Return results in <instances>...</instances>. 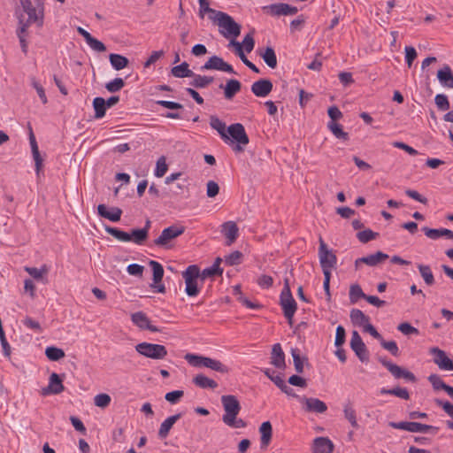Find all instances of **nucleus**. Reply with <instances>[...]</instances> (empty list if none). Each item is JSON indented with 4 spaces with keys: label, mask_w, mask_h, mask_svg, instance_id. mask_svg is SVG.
<instances>
[{
    "label": "nucleus",
    "mask_w": 453,
    "mask_h": 453,
    "mask_svg": "<svg viewBox=\"0 0 453 453\" xmlns=\"http://www.w3.org/2000/svg\"><path fill=\"white\" fill-rule=\"evenodd\" d=\"M36 7L32 4L31 0H19L24 13L18 15L19 26L21 31L27 32L32 23L42 27L44 19V8L42 0H36Z\"/></svg>",
    "instance_id": "nucleus-1"
},
{
    "label": "nucleus",
    "mask_w": 453,
    "mask_h": 453,
    "mask_svg": "<svg viewBox=\"0 0 453 453\" xmlns=\"http://www.w3.org/2000/svg\"><path fill=\"white\" fill-rule=\"evenodd\" d=\"M221 403L225 413L222 416V421L228 426L233 428H244L246 422L238 418L237 416L242 409L237 397L233 395H224L221 396Z\"/></svg>",
    "instance_id": "nucleus-2"
},
{
    "label": "nucleus",
    "mask_w": 453,
    "mask_h": 453,
    "mask_svg": "<svg viewBox=\"0 0 453 453\" xmlns=\"http://www.w3.org/2000/svg\"><path fill=\"white\" fill-rule=\"evenodd\" d=\"M226 133L230 138L227 144L232 145L233 150L235 153L243 152L244 146L250 142L243 125L241 123L232 124L227 127Z\"/></svg>",
    "instance_id": "nucleus-3"
},
{
    "label": "nucleus",
    "mask_w": 453,
    "mask_h": 453,
    "mask_svg": "<svg viewBox=\"0 0 453 453\" xmlns=\"http://www.w3.org/2000/svg\"><path fill=\"white\" fill-rule=\"evenodd\" d=\"M280 304L288 325L292 326L293 318L297 310V303L292 296L288 280H285L284 288L280 296Z\"/></svg>",
    "instance_id": "nucleus-4"
},
{
    "label": "nucleus",
    "mask_w": 453,
    "mask_h": 453,
    "mask_svg": "<svg viewBox=\"0 0 453 453\" xmlns=\"http://www.w3.org/2000/svg\"><path fill=\"white\" fill-rule=\"evenodd\" d=\"M219 33L226 38L233 37V40L240 35L241 25L234 21V19L224 12L218 13Z\"/></svg>",
    "instance_id": "nucleus-5"
},
{
    "label": "nucleus",
    "mask_w": 453,
    "mask_h": 453,
    "mask_svg": "<svg viewBox=\"0 0 453 453\" xmlns=\"http://www.w3.org/2000/svg\"><path fill=\"white\" fill-rule=\"evenodd\" d=\"M200 276V269L196 265H191L182 273V277L185 280L186 294L190 296H196L199 294L197 286V279Z\"/></svg>",
    "instance_id": "nucleus-6"
},
{
    "label": "nucleus",
    "mask_w": 453,
    "mask_h": 453,
    "mask_svg": "<svg viewBox=\"0 0 453 453\" xmlns=\"http://www.w3.org/2000/svg\"><path fill=\"white\" fill-rule=\"evenodd\" d=\"M319 258L323 273H331V270L335 268L337 257L321 237L319 238Z\"/></svg>",
    "instance_id": "nucleus-7"
},
{
    "label": "nucleus",
    "mask_w": 453,
    "mask_h": 453,
    "mask_svg": "<svg viewBox=\"0 0 453 453\" xmlns=\"http://www.w3.org/2000/svg\"><path fill=\"white\" fill-rule=\"evenodd\" d=\"M135 350L146 357L152 359H164L167 356V349L164 345L141 342L135 346Z\"/></svg>",
    "instance_id": "nucleus-8"
},
{
    "label": "nucleus",
    "mask_w": 453,
    "mask_h": 453,
    "mask_svg": "<svg viewBox=\"0 0 453 453\" xmlns=\"http://www.w3.org/2000/svg\"><path fill=\"white\" fill-rule=\"evenodd\" d=\"M184 232L185 227L182 226H170L161 232V234L153 241V243L157 247L168 248L170 242L181 235Z\"/></svg>",
    "instance_id": "nucleus-9"
},
{
    "label": "nucleus",
    "mask_w": 453,
    "mask_h": 453,
    "mask_svg": "<svg viewBox=\"0 0 453 453\" xmlns=\"http://www.w3.org/2000/svg\"><path fill=\"white\" fill-rule=\"evenodd\" d=\"M350 348L361 362H367L369 360L367 348L357 331L352 332Z\"/></svg>",
    "instance_id": "nucleus-10"
},
{
    "label": "nucleus",
    "mask_w": 453,
    "mask_h": 453,
    "mask_svg": "<svg viewBox=\"0 0 453 453\" xmlns=\"http://www.w3.org/2000/svg\"><path fill=\"white\" fill-rule=\"evenodd\" d=\"M201 70H217L226 72L228 73L236 74L233 66L224 61V59L218 56L211 57L207 62L201 67Z\"/></svg>",
    "instance_id": "nucleus-11"
},
{
    "label": "nucleus",
    "mask_w": 453,
    "mask_h": 453,
    "mask_svg": "<svg viewBox=\"0 0 453 453\" xmlns=\"http://www.w3.org/2000/svg\"><path fill=\"white\" fill-rule=\"evenodd\" d=\"M149 265L151 267L153 273V283L150 285V287L154 288L155 291L157 293H165V285L160 283L164 277L163 265L159 262L155 260H150L149 262Z\"/></svg>",
    "instance_id": "nucleus-12"
},
{
    "label": "nucleus",
    "mask_w": 453,
    "mask_h": 453,
    "mask_svg": "<svg viewBox=\"0 0 453 453\" xmlns=\"http://www.w3.org/2000/svg\"><path fill=\"white\" fill-rule=\"evenodd\" d=\"M430 353L434 355V362L440 369L453 371V361L446 355L445 351L437 347H434L430 349Z\"/></svg>",
    "instance_id": "nucleus-13"
},
{
    "label": "nucleus",
    "mask_w": 453,
    "mask_h": 453,
    "mask_svg": "<svg viewBox=\"0 0 453 453\" xmlns=\"http://www.w3.org/2000/svg\"><path fill=\"white\" fill-rule=\"evenodd\" d=\"M64 390L65 387L63 385L62 379L58 373L52 372L49 379V385L42 389V395H58Z\"/></svg>",
    "instance_id": "nucleus-14"
},
{
    "label": "nucleus",
    "mask_w": 453,
    "mask_h": 453,
    "mask_svg": "<svg viewBox=\"0 0 453 453\" xmlns=\"http://www.w3.org/2000/svg\"><path fill=\"white\" fill-rule=\"evenodd\" d=\"M300 401L304 403L303 409L307 412L324 413L327 411L326 403L318 398L303 396Z\"/></svg>",
    "instance_id": "nucleus-15"
},
{
    "label": "nucleus",
    "mask_w": 453,
    "mask_h": 453,
    "mask_svg": "<svg viewBox=\"0 0 453 453\" xmlns=\"http://www.w3.org/2000/svg\"><path fill=\"white\" fill-rule=\"evenodd\" d=\"M104 230L106 233H108L109 234L113 236L118 241H120L123 242H133L134 243H135L137 245H141L140 242L136 241L135 237L133 235L134 228L131 229L130 233H127L119 228L110 226H105Z\"/></svg>",
    "instance_id": "nucleus-16"
},
{
    "label": "nucleus",
    "mask_w": 453,
    "mask_h": 453,
    "mask_svg": "<svg viewBox=\"0 0 453 453\" xmlns=\"http://www.w3.org/2000/svg\"><path fill=\"white\" fill-rule=\"evenodd\" d=\"M273 82L268 79H260L251 85V92L258 97H265L273 90Z\"/></svg>",
    "instance_id": "nucleus-17"
},
{
    "label": "nucleus",
    "mask_w": 453,
    "mask_h": 453,
    "mask_svg": "<svg viewBox=\"0 0 453 453\" xmlns=\"http://www.w3.org/2000/svg\"><path fill=\"white\" fill-rule=\"evenodd\" d=\"M131 320L135 326H137L141 329H146L150 332L161 331L158 327L150 323L149 318L142 311H137L133 313L131 316Z\"/></svg>",
    "instance_id": "nucleus-18"
},
{
    "label": "nucleus",
    "mask_w": 453,
    "mask_h": 453,
    "mask_svg": "<svg viewBox=\"0 0 453 453\" xmlns=\"http://www.w3.org/2000/svg\"><path fill=\"white\" fill-rule=\"evenodd\" d=\"M264 9L269 10L273 16L294 15L298 12L296 6H291L284 3L272 4L268 6H265Z\"/></svg>",
    "instance_id": "nucleus-19"
},
{
    "label": "nucleus",
    "mask_w": 453,
    "mask_h": 453,
    "mask_svg": "<svg viewBox=\"0 0 453 453\" xmlns=\"http://www.w3.org/2000/svg\"><path fill=\"white\" fill-rule=\"evenodd\" d=\"M388 257V256L382 251H377L374 254H371L366 257H362L355 261V268L357 270L360 264H365L369 266H376L380 263L383 262Z\"/></svg>",
    "instance_id": "nucleus-20"
},
{
    "label": "nucleus",
    "mask_w": 453,
    "mask_h": 453,
    "mask_svg": "<svg viewBox=\"0 0 453 453\" xmlns=\"http://www.w3.org/2000/svg\"><path fill=\"white\" fill-rule=\"evenodd\" d=\"M97 213L102 218L107 219L112 222H118L120 220L122 210L119 207H111V211H108L106 205L101 203L97 206Z\"/></svg>",
    "instance_id": "nucleus-21"
},
{
    "label": "nucleus",
    "mask_w": 453,
    "mask_h": 453,
    "mask_svg": "<svg viewBox=\"0 0 453 453\" xmlns=\"http://www.w3.org/2000/svg\"><path fill=\"white\" fill-rule=\"evenodd\" d=\"M270 363L278 369H284L286 367L285 353L280 343H275L273 346Z\"/></svg>",
    "instance_id": "nucleus-22"
},
{
    "label": "nucleus",
    "mask_w": 453,
    "mask_h": 453,
    "mask_svg": "<svg viewBox=\"0 0 453 453\" xmlns=\"http://www.w3.org/2000/svg\"><path fill=\"white\" fill-rule=\"evenodd\" d=\"M334 444L327 437H317L313 441V453H333Z\"/></svg>",
    "instance_id": "nucleus-23"
},
{
    "label": "nucleus",
    "mask_w": 453,
    "mask_h": 453,
    "mask_svg": "<svg viewBox=\"0 0 453 453\" xmlns=\"http://www.w3.org/2000/svg\"><path fill=\"white\" fill-rule=\"evenodd\" d=\"M182 417V413L179 412L173 416L168 417L166 419H165L159 427L158 430V437L160 439H165L173 425Z\"/></svg>",
    "instance_id": "nucleus-24"
},
{
    "label": "nucleus",
    "mask_w": 453,
    "mask_h": 453,
    "mask_svg": "<svg viewBox=\"0 0 453 453\" xmlns=\"http://www.w3.org/2000/svg\"><path fill=\"white\" fill-rule=\"evenodd\" d=\"M437 79L442 87L453 88V73L449 65H445L438 70Z\"/></svg>",
    "instance_id": "nucleus-25"
},
{
    "label": "nucleus",
    "mask_w": 453,
    "mask_h": 453,
    "mask_svg": "<svg viewBox=\"0 0 453 453\" xmlns=\"http://www.w3.org/2000/svg\"><path fill=\"white\" fill-rule=\"evenodd\" d=\"M219 88L224 89V96L227 100H231L242 88V84L238 80L231 79L228 80L224 86L219 85Z\"/></svg>",
    "instance_id": "nucleus-26"
},
{
    "label": "nucleus",
    "mask_w": 453,
    "mask_h": 453,
    "mask_svg": "<svg viewBox=\"0 0 453 453\" xmlns=\"http://www.w3.org/2000/svg\"><path fill=\"white\" fill-rule=\"evenodd\" d=\"M238 226L234 221H226L222 225V233L226 238V245H231L238 236Z\"/></svg>",
    "instance_id": "nucleus-27"
},
{
    "label": "nucleus",
    "mask_w": 453,
    "mask_h": 453,
    "mask_svg": "<svg viewBox=\"0 0 453 453\" xmlns=\"http://www.w3.org/2000/svg\"><path fill=\"white\" fill-rule=\"evenodd\" d=\"M424 234L432 240H437L440 237H446L448 239H453V231L447 228H429L427 226L422 227Z\"/></svg>",
    "instance_id": "nucleus-28"
},
{
    "label": "nucleus",
    "mask_w": 453,
    "mask_h": 453,
    "mask_svg": "<svg viewBox=\"0 0 453 453\" xmlns=\"http://www.w3.org/2000/svg\"><path fill=\"white\" fill-rule=\"evenodd\" d=\"M259 433L261 434L260 443L262 449H266L272 440L273 426L270 421H265L259 427Z\"/></svg>",
    "instance_id": "nucleus-29"
},
{
    "label": "nucleus",
    "mask_w": 453,
    "mask_h": 453,
    "mask_svg": "<svg viewBox=\"0 0 453 453\" xmlns=\"http://www.w3.org/2000/svg\"><path fill=\"white\" fill-rule=\"evenodd\" d=\"M210 126L211 128L218 131V133L220 135V138L226 142L228 143V141H230V138L226 133V123L223 122L221 119H219L217 116H211L210 117Z\"/></svg>",
    "instance_id": "nucleus-30"
},
{
    "label": "nucleus",
    "mask_w": 453,
    "mask_h": 453,
    "mask_svg": "<svg viewBox=\"0 0 453 453\" xmlns=\"http://www.w3.org/2000/svg\"><path fill=\"white\" fill-rule=\"evenodd\" d=\"M229 44L234 46L236 55L241 58V60L246 66H248L250 70H252L256 73H260V70L252 62H250L245 56L243 50H242V43L238 42L235 40H231Z\"/></svg>",
    "instance_id": "nucleus-31"
},
{
    "label": "nucleus",
    "mask_w": 453,
    "mask_h": 453,
    "mask_svg": "<svg viewBox=\"0 0 453 453\" xmlns=\"http://www.w3.org/2000/svg\"><path fill=\"white\" fill-rule=\"evenodd\" d=\"M259 56L270 68H276L277 57L273 47L267 46L263 51L259 52Z\"/></svg>",
    "instance_id": "nucleus-32"
},
{
    "label": "nucleus",
    "mask_w": 453,
    "mask_h": 453,
    "mask_svg": "<svg viewBox=\"0 0 453 453\" xmlns=\"http://www.w3.org/2000/svg\"><path fill=\"white\" fill-rule=\"evenodd\" d=\"M378 361L388 370V372L394 376L395 379H402V373L404 368L393 364L383 357H378Z\"/></svg>",
    "instance_id": "nucleus-33"
},
{
    "label": "nucleus",
    "mask_w": 453,
    "mask_h": 453,
    "mask_svg": "<svg viewBox=\"0 0 453 453\" xmlns=\"http://www.w3.org/2000/svg\"><path fill=\"white\" fill-rule=\"evenodd\" d=\"M193 383L201 388H211L215 389L218 388V383L203 374H197L193 378Z\"/></svg>",
    "instance_id": "nucleus-34"
},
{
    "label": "nucleus",
    "mask_w": 453,
    "mask_h": 453,
    "mask_svg": "<svg viewBox=\"0 0 453 453\" xmlns=\"http://www.w3.org/2000/svg\"><path fill=\"white\" fill-rule=\"evenodd\" d=\"M187 62H182L180 65L173 66L171 70L172 75L176 78H186L194 75V72L188 68Z\"/></svg>",
    "instance_id": "nucleus-35"
},
{
    "label": "nucleus",
    "mask_w": 453,
    "mask_h": 453,
    "mask_svg": "<svg viewBox=\"0 0 453 453\" xmlns=\"http://www.w3.org/2000/svg\"><path fill=\"white\" fill-rule=\"evenodd\" d=\"M349 318L351 322L358 326H364L370 321V318L358 309H352L350 311Z\"/></svg>",
    "instance_id": "nucleus-36"
},
{
    "label": "nucleus",
    "mask_w": 453,
    "mask_h": 453,
    "mask_svg": "<svg viewBox=\"0 0 453 453\" xmlns=\"http://www.w3.org/2000/svg\"><path fill=\"white\" fill-rule=\"evenodd\" d=\"M193 80L190 81V85L196 88H203L208 87L213 82L214 79L211 76L196 74L191 76Z\"/></svg>",
    "instance_id": "nucleus-37"
},
{
    "label": "nucleus",
    "mask_w": 453,
    "mask_h": 453,
    "mask_svg": "<svg viewBox=\"0 0 453 453\" xmlns=\"http://www.w3.org/2000/svg\"><path fill=\"white\" fill-rule=\"evenodd\" d=\"M109 59H110V63L112 65V67L117 71L124 69L125 67H127L128 65V63H129V60L127 58H126L122 55H119V54H116V53L110 54Z\"/></svg>",
    "instance_id": "nucleus-38"
},
{
    "label": "nucleus",
    "mask_w": 453,
    "mask_h": 453,
    "mask_svg": "<svg viewBox=\"0 0 453 453\" xmlns=\"http://www.w3.org/2000/svg\"><path fill=\"white\" fill-rule=\"evenodd\" d=\"M327 128L339 140L348 141L349 139V134L343 131L342 126L337 122L329 121L327 123Z\"/></svg>",
    "instance_id": "nucleus-39"
},
{
    "label": "nucleus",
    "mask_w": 453,
    "mask_h": 453,
    "mask_svg": "<svg viewBox=\"0 0 453 453\" xmlns=\"http://www.w3.org/2000/svg\"><path fill=\"white\" fill-rule=\"evenodd\" d=\"M151 226V222L150 219L145 221V225L142 228H134V236L136 241L140 242L141 245H142L149 237V231Z\"/></svg>",
    "instance_id": "nucleus-40"
},
{
    "label": "nucleus",
    "mask_w": 453,
    "mask_h": 453,
    "mask_svg": "<svg viewBox=\"0 0 453 453\" xmlns=\"http://www.w3.org/2000/svg\"><path fill=\"white\" fill-rule=\"evenodd\" d=\"M291 355L293 357L294 366L297 373L303 372L304 363L308 365V359L306 357H301L297 349H291Z\"/></svg>",
    "instance_id": "nucleus-41"
},
{
    "label": "nucleus",
    "mask_w": 453,
    "mask_h": 453,
    "mask_svg": "<svg viewBox=\"0 0 453 453\" xmlns=\"http://www.w3.org/2000/svg\"><path fill=\"white\" fill-rule=\"evenodd\" d=\"M93 108L95 110V118L96 119H102L104 117L107 105L105 104V99L103 97H96L93 100Z\"/></svg>",
    "instance_id": "nucleus-42"
},
{
    "label": "nucleus",
    "mask_w": 453,
    "mask_h": 453,
    "mask_svg": "<svg viewBox=\"0 0 453 453\" xmlns=\"http://www.w3.org/2000/svg\"><path fill=\"white\" fill-rule=\"evenodd\" d=\"M417 424L415 421H401V422H389L388 426L395 429L405 430L411 433H417Z\"/></svg>",
    "instance_id": "nucleus-43"
},
{
    "label": "nucleus",
    "mask_w": 453,
    "mask_h": 453,
    "mask_svg": "<svg viewBox=\"0 0 453 453\" xmlns=\"http://www.w3.org/2000/svg\"><path fill=\"white\" fill-rule=\"evenodd\" d=\"M380 393L381 395H395V396L404 399V400H408L410 398V394H409L408 390L406 388H400V387H396V388H390V389L382 388L380 389Z\"/></svg>",
    "instance_id": "nucleus-44"
},
{
    "label": "nucleus",
    "mask_w": 453,
    "mask_h": 453,
    "mask_svg": "<svg viewBox=\"0 0 453 453\" xmlns=\"http://www.w3.org/2000/svg\"><path fill=\"white\" fill-rule=\"evenodd\" d=\"M184 358L192 366H195V367H202V366L205 367L206 366L205 362L207 361V357L188 353L185 355Z\"/></svg>",
    "instance_id": "nucleus-45"
},
{
    "label": "nucleus",
    "mask_w": 453,
    "mask_h": 453,
    "mask_svg": "<svg viewBox=\"0 0 453 453\" xmlns=\"http://www.w3.org/2000/svg\"><path fill=\"white\" fill-rule=\"evenodd\" d=\"M419 273L426 285L432 286L434 283V277L429 265H418Z\"/></svg>",
    "instance_id": "nucleus-46"
},
{
    "label": "nucleus",
    "mask_w": 453,
    "mask_h": 453,
    "mask_svg": "<svg viewBox=\"0 0 453 453\" xmlns=\"http://www.w3.org/2000/svg\"><path fill=\"white\" fill-rule=\"evenodd\" d=\"M205 363V367L210 368L218 372L227 373L229 372V368L219 360L212 359L207 357V361Z\"/></svg>",
    "instance_id": "nucleus-47"
},
{
    "label": "nucleus",
    "mask_w": 453,
    "mask_h": 453,
    "mask_svg": "<svg viewBox=\"0 0 453 453\" xmlns=\"http://www.w3.org/2000/svg\"><path fill=\"white\" fill-rule=\"evenodd\" d=\"M45 356L50 361H58L65 357V352L60 348L50 346L46 348Z\"/></svg>",
    "instance_id": "nucleus-48"
},
{
    "label": "nucleus",
    "mask_w": 453,
    "mask_h": 453,
    "mask_svg": "<svg viewBox=\"0 0 453 453\" xmlns=\"http://www.w3.org/2000/svg\"><path fill=\"white\" fill-rule=\"evenodd\" d=\"M366 295L363 292L358 284L351 285L349 288V301L351 303H356L360 298L365 300Z\"/></svg>",
    "instance_id": "nucleus-49"
},
{
    "label": "nucleus",
    "mask_w": 453,
    "mask_h": 453,
    "mask_svg": "<svg viewBox=\"0 0 453 453\" xmlns=\"http://www.w3.org/2000/svg\"><path fill=\"white\" fill-rule=\"evenodd\" d=\"M242 253L239 250H234L229 255L225 257V264L230 266L238 265L242 261Z\"/></svg>",
    "instance_id": "nucleus-50"
},
{
    "label": "nucleus",
    "mask_w": 453,
    "mask_h": 453,
    "mask_svg": "<svg viewBox=\"0 0 453 453\" xmlns=\"http://www.w3.org/2000/svg\"><path fill=\"white\" fill-rule=\"evenodd\" d=\"M379 235L378 233L373 232L371 229H365L363 231H360L357 234V238L358 241L362 243H367L372 240L376 239V237Z\"/></svg>",
    "instance_id": "nucleus-51"
},
{
    "label": "nucleus",
    "mask_w": 453,
    "mask_h": 453,
    "mask_svg": "<svg viewBox=\"0 0 453 453\" xmlns=\"http://www.w3.org/2000/svg\"><path fill=\"white\" fill-rule=\"evenodd\" d=\"M22 324L27 328L32 330L35 333L41 334L42 333V327L41 324L31 317L27 316L23 320Z\"/></svg>",
    "instance_id": "nucleus-52"
},
{
    "label": "nucleus",
    "mask_w": 453,
    "mask_h": 453,
    "mask_svg": "<svg viewBox=\"0 0 453 453\" xmlns=\"http://www.w3.org/2000/svg\"><path fill=\"white\" fill-rule=\"evenodd\" d=\"M124 86L125 81L122 78H115L105 84V88L111 93H115L122 89Z\"/></svg>",
    "instance_id": "nucleus-53"
},
{
    "label": "nucleus",
    "mask_w": 453,
    "mask_h": 453,
    "mask_svg": "<svg viewBox=\"0 0 453 453\" xmlns=\"http://www.w3.org/2000/svg\"><path fill=\"white\" fill-rule=\"evenodd\" d=\"M381 347L389 351L394 357L400 355L399 348L395 341H385L383 337L380 341Z\"/></svg>",
    "instance_id": "nucleus-54"
},
{
    "label": "nucleus",
    "mask_w": 453,
    "mask_h": 453,
    "mask_svg": "<svg viewBox=\"0 0 453 453\" xmlns=\"http://www.w3.org/2000/svg\"><path fill=\"white\" fill-rule=\"evenodd\" d=\"M428 381L432 384L434 390H444L449 385L446 384L438 374H431L428 377Z\"/></svg>",
    "instance_id": "nucleus-55"
},
{
    "label": "nucleus",
    "mask_w": 453,
    "mask_h": 453,
    "mask_svg": "<svg viewBox=\"0 0 453 453\" xmlns=\"http://www.w3.org/2000/svg\"><path fill=\"white\" fill-rule=\"evenodd\" d=\"M111 398L108 394L101 393L94 397V403L100 408H106L111 403Z\"/></svg>",
    "instance_id": "nucleus-56"
},
{
    "label": "nucleus",
    "mask_w": 453,
    "mask_h": 453,
    "mask_svg": "<svg viewBox=\"0 0 453 453\" xmlns=\"http://www.w3.org/2000/svg\"><path fill=\"white\" fill-rule=\"evenodd\" d=\"M30 81L32 87L36 90L42 103L46 104L48 103V99L43 87L36 81L35 77H31Z\"/></svg>",
    "instance_id": "nucleus-57"
},
{
    "label": "nucleus",
    "mask_w": 453,
    "mask_h": 453,
    "mask_svg": "<svg viewBox=\"0 0 453 453\" xmlns=\"http://www.w3.org/2000/svg\"><path fill=\"white\" fill-rule=\"evenodd\" d=\"M26 271L29 273L36 280H41L43 279V275L48 273V269L45 265L42 268L38 269L36 267H27Z\"/></svg>",
    "instance_id": "nucleus-58"
},
{
    "label": "nucleus",
    "mask_w": 453,
    "mask_h": 453,
    "mask_svg": "<svg viewBox=\"0 0 453 453\" xmlns=\"http://www.w3.org/2000/svg\"><path fill=\"white\" fill-rule=\"evenodd\" d=\"M199 2V16L203 19L204 13H219L220 11H217L210 7L209 0H198Z\"/></svg>",
    "instance_id": "nucleus-59"
},
{
    "label": "nucleus",
    "mask_w": 453,
    "mask_h": 453,
    "mask_svg": "<svg viewBox=\"0 0 453 453\" xmlns=\"http://www.w3.org/2000/svg\"><path fill=\"white\" fill-rule=\"evenodd\" d=\"M435 104L441 111H448L450 107L449 99L446 95L438 94L434 98Z\"/></svg>",
    "instance_id": "nucleus-60"
},
{
    "label": "nucleus",
    "mask_w": 453,
    "mask_h": 453,
    "mask_svg": "<svg viewBox=\"0 0 453 453\" xmlns=\"http://www.w3.org/2000/svg\"><path fill=\"white\" fill-rule=\"evenodd\" d=\"M397 329L404 335L418 334L419 331L418 328L412 326L408 322H403L398 325Z\"/></svg>",
    "instance_id": "nucleus-61"
},
{
    "label": "nucleus",
    "mask_w": 453,
    "mask_h": 453,
    "mask_svg": "<svg viewBox=\"0 0 453 453\" xmlns=\"http://www.w3.org/2000/svg\"><path fill=\"white\" fill-rule=\"evenodd\" d=\"M346 341V332L342 326H338L335 332L334 345L339 348L342 347Z\"/></svg>",
    "instance_id": "nucleus-62"
},
{
    "label": "nucleus",
    "mask_w": 453,
    "mask_h": 453,
    "mask_svg": "<svg viewBox=\"0 0 453 453\" xmlns=\"http://www.w3.org/2000/svg\"><path fill=\"white\" fill-rule=\"evenodd\" d=\"M222 273H223V269H216L215 267H213L211 265L210 267H207V268L203 269L200 273L199 278H201V280H205L208 277H213L215 275L221 276Z\"/></svg>",
    "instance_id": "nucleus-63"
},
{
    "label": "nucleus",
    "mask_w": 453,
    "mask_h": 453,
    "mask_svg": "<svg viewBox=\"0 0 453 453\" xmlns=\"http://www.w3.org/2000/svg\"><path fill=\"white\" fill-rule=\"evenodd\" d=\"M184 395L183 390H173L168 392L165 395V399L172 404L177 403L180 399Z\"/></svg>",
    "instance_id": "nucleus-64"
}]
</instances>
